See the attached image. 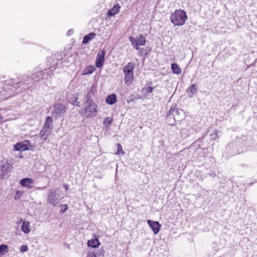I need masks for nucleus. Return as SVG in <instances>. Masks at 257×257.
<instances>
[{"label": "nucleus", "instance_id": "1", "mask_svg": "<svg viewBox=\"0 0 257 257\" xmlns=\"http://www.w3.org/2000/svg\"><path fill=\"white\" fill-rule=\"evenodd\" d=\"M55 75V68L53 67L44 68H35L30 76L22 75L16 78L0 82V99L5 100L23 91L35 88L37 84Z\"/></svg>", "mask_w": 257, "mask_h": 257}, {"label": "nucleus", "instance_id": "2", "mask_svg": "<svg viewBox=\"0 0 257 257\" xmlns=\"http://www.w3.org/2000/svg\"><path fill=\"white\" fill-rule=\"evenodd\" d=\"M213 143L209 144L205 137L199 139L194 142L190 149L195 150L198 158H205L212 152Z\"/></svg>", "mask_w": 257, "mask_h": 257}, {"label": "nucleus", "instance_id": "3", "mask_svg": "<svg viewBox=\"0 0 257 257\" xmlns=\"http://www.w3.org/2000/svg\"><path fill=\"white\" fill-rule=\"evenodd\" d=\"M183 109L177 107L176 103H173L166 115V119L170 125H173L176 120L180 121L184 116Z\"/></svg>", "mask_w": 257, "mask_h": 257}, {"label": "nucleus", "instance_id": "4", "mask_svg": "<svg viewBox=\"0 0 257 257\" xmlns=\"http://www.w3.org/2000/svg\"><path fill=\"white\" fill-rule=\"evenodd\" d=\"M97 107L93 100H84L81 114L86 118H93L97 115Z\"/></svg>", "mask_w": 257, "mask_h": 257}, {"label": "nucleus", "instance_id": "5", "mask_svg": "<svg viewBox=\"0 0 257 257\" xmlns=\"http://www.w3.org/2000/svg\"><path fill=\"white\" fill-rule=\"evenodd\" d=\"M64 55L63 52H57L47 58V66L55 68V74L59 73L58 70L62 63V59Z\"/></svg>", "mask_w": 257, "mask_h": 257}, {"label": "nucleus", "instance_id": "6", "mask_svg": "<svg viewBox=\"0 0 257 257\" xmlns=\"http://www.w3.org/2000/svg\"><path fill=\"white\" fill-rule=\"evenodd\" d=\"M187 19V15L184 10H176L170 16L171 22L174 26H183Z\"/></svg>", "mask_w": 257, "mask_h": 257}, {"label": "nucleus", "instance_id": "7", "mask_svg": "<svg viewBox=\"0 0 257 257\" xmlns=\"http://www.w3.org/2000/svg\"><path fill=\"white\" fill-rule=\"evenodd\" d=\"M66 109L67 108L65 105L60 103H55L53 106V109L51 112V114L54 118L57 119L64 115Z\"/></svg>", "mask_w": 257, "mask_h": 257}, {"label": "nucleus", "instance_id": "8", "mask_svg": "<svg viewBox=\"0 0 257 257\" xmlns=\"http://www.w3.org/2000/svg\"><path fill=\"white\" fill-rule=\"evenodd\" d=\"M129 40L132 46L136 50H139L141 46H145L147 41L146 38L142 34L139 35L136 38L130 36L129 37Z\"/></svg>", "mask_w": 257, "mask_h": 257}, {"label": "nucleus", "instance_id": "9", "mask_svg": "<svg viewBox=\"0 0 257 257\" xmlns=\"http://www.w3.org/2000/svg\"><path fill=\"white\" fill-rule=\"evenodd\" d=\"M60 195L55 189H51L49 191L47 197V202L53 206H56L59 203Z\"/></svg>", "mask_w": 257, "mask_h": 257}, {"label": "nucleus", "instance_id": "10", "mask_svg": "<svg viewBox=\"0 0 257 257\" xmlns=\"http://www.w3.org/2000/svg\"><path fill=\"white\" fill-rule=\"evenodd\" d=\"M31 146V143L29 140H25L24 141L17 143L14 146L15 150L18 151H24L29 150L30 147Z\"/></svg>", "mask_w": 257, "mask_h": 257}, {"label": "nucleus", "instance_id": "11", "mask_svg": "<svg viewBox=\"0 0 257 257\" xmlns=\"http://www.w3.org/2000/svg\"><path fill=\"white\" fill-rule=\"evenodd\" d=\"M106 52L104 49L100 50L97 54L96 60H95V66L98 68H101L104 63V59Z\"/></svg>", "mask_w": 257, "mask_h": 257}, {"label": "nucleus", "instance_id": "12", "mask_svg": "<svg viewBox=\"0 0 257 257\" xmlns=\"http://www.w3.org/2000/svg\"><path fill=\"white\" fill-rule=\"evenodd\" d=\"M10 165L7 162H1L0 164V178H3L9 171Z\"/></svg>", "mask_w": 257, "mask_h": 257}, {"label": "nucleus", "instance_id": "13", "mask_svg": "<svg viewBox=\"0 0 257 257\" xmlns=\"http://www.w3.org/2000/svg\"><path fill=\"white\" fill-rule=\"evenodd\" d=\"M147 223L155 234H157L159 233L161 225L158 221L148 220H147Z\"/></svg>", "mask_w": 257, "mask_h": 257}, {"label": "nucleus", "instance_id": "14", "mask_svg": "<svg viewBox=\"0 0 257 257\" xmlns=\"http://www.w3.org/2000/svg\"><path fill=\"white\" fill-rule=\"evenodd\" d=\"M20 183L22 186L28 189H31L33 187L32 184H34V180L29 178H25L21 180Z\"/></svg>", "mask_w": 257, "mask_h": 257}, {"label": "nucleus", "instance_id": "15", "mask_svg": "<svg viewBox=\"0 0 257 257\" xmlns=\"http://www.w3.org/2000/svg\"><path fill=\"white\" fill-rule=\"evenodd\" d=\"M120 9V6L119 4H117L113 6V7L110 10H109L107 12V15L108 17H113L115 15L117 14Z\"/></svg>", "mask_w": 257, "mask_h": 257}, {"label": "nucleus", "instance_id": "16", "mask_svg": "<svg viewBox=\"0 0 257 257\" xmlns=\"http://www.w3.org/2000/svg\"><path fill=\"white\" fill-rule=\"evenodd\" d=\"M198 86L196 84H193L187 88L186 92L189 97H192L197 92Z\"/></svg>", "mask_w": 257, "mask_h": 257}, {"label": "nucleus", "instance_id": "17", "mask_svg": "<svg viewBox=\"0 0 257 257\" xmlns=\"http://www.w3.org/2000/svg\"><path fill=\"white\" fill-rule=\"evenodd\" d=\"M50 130H47L45 128H43L40 132V139L43 141L45 142L47 140L48 136L50 134Z\"/></svg>", "mask_w": 257, "mask_h": 257}, {"label": "nucleus", "instance_id": "18", "mask_svg": "<svg viewBox=\"0 0 257 257\" xmlns=\"http://www.w3.org/2000/svg\"><path fill=\"white\" fill-rule=\"evenodd\" d=\"M117 101L116 96L115 94H111L108 95L105 99L106 103L109 105H113L116 103Z\"/></svg>", "mask_w": 257, "mask_h": 257}, {"label": "nucleus", "instance_id": "19", "mask_svg": "<svg viewBox=\"0 0 257 257\" xmlns=\"http://www.w3.org/2000/svg\"><path fill=\"white\" fill-rule=\"evenodd\" d=\"M135 65L133 63L128 62L126 66L123 67V72L124 74L134 73L133 70Z\"/></svg>", "mask_w": 257, "mask_h": 257}, {"label": "nucleus", "instance_id": "20", "mask_svg": "<svg viewBox=\"0 0 257 257\" xmlns=\"http://www.w3.org/2000/svg\"><path fill=\"white\" fill-rule=\"evenodd\" d=\"M100 245V242L98 238H92L90 240H88L87 241V245L89 247H91L92 248H97Z\"/></svg>", "mask_w": 257, "mask_h": 257}, {"label": "nucleus", "instance_id": "21", "mask_svg": "<svg viewBox=\"0 0 257 257\" xmlns=\"http://www.w3.org/2000/svg\"><path fill=\"white\" fill-rule=\"evenodd\" d=\"M96 35V34L94 32L90 33L85 35L83 39L82 43L85 45L87 44L89 41L93 39Z\"/></svg>", "mask_w": 257, "mask_h": 257}, {"label": "nucleus", "instance_id": "22", "mask_svg": "<svg viewBox=\"0 0 257 257\" xmlns=\"http://www.w3.org/2000/svg\"><path fill=\"white\" fill-rule=\"evenodd\" d=\"M125 76L124 78V81L125 84L127 85L128 86L130 85L133 83V80H134V73H128V74H124Z\"/></svg>", "mask_w": 257, "mask_h": 257}, {"label": "nucleus", "instance_id": "23", "mask_svg": "<svg viewBox=\"0 0 257 257\" xmlns=\"http://www.w3.org/2000/svg\"><path fill=\"white\" fill-rule=\"evenodd\" d=\"M96 70L95 67L93 65H89L87 66L82 71L83 75H90L94 72Z\"/></svg>", "mask_w": 257, "mask_h": 257}, {"label": "nucleus", "instance_id": "24", "mask_svg": "<svg viewBox=\"0 0 257 257\" xmlns=\"http://www.w3.org/2000/svg\"><path fill=\"white\" fill-rule=\"evenodd\" d=\"M22 231L25 234H28L30 232V226L29 222L24 220L22 225Z\"/></svg>", "mask_w": 257, "mask_h": 257}, {"label": "nucleus", "instance_id": "25", "mask_svg": "<svg viewBox=\"0 0 257 257\" xmlns=\"http://www.w3.org/2000/svg\"><path fill=\"white\" fill-rule=\"evenodd\" d=\"M52 117L48 116L46 117L45 123L44 124L43 127L47 130H50L51 128H50V125L52 124Z\"/></svg>", "mask_w": 257, "mask_h": 257}, {"label": "nucleus", "instance_id": "26", "mask_svg": "<svg viewBox=\"0 0 257 257\" xmlns=\"http://www.w3.org/2000/svg\"><path fill=\"white\" fill-rule=\"evenodd\" d=\"M171 69L174 74H180L181 73V69L177 63H172L171 64Z\"/></svg>", "mask_w": 257, "mask_h": 257}, {"label": "nucleus", "instance_id": "27", "mask_svg": "<svg viewBox=\"0 0 257 257\" xmlns=\"http://www.w3.org/2000/svg\"><path fill=\"white\" fill-rule=\"evenodd\" d=\"M8 245L4 244H2L0 245V257L4 255L5 253L8 252Z\"/></svg>", "mask_w": 257, "mask_h": 257}, {"label": "nucleus", "instance_id": "28", "mask_svg": "<svg viewBox=\"0 0 257 257\" xmlns=\"http://www.w3.org/2000/svg\"><path fill=\"white\" fill-rule=\"evenodd\" d=\"M139 53L141 56H145L148 55L151 52V49L147 47L146 48H140Z\"/></svg>", "mask_w": 257, "mask_h": 257}, {"label": "nucleus", "instance_id": "29", "mask_svg": "<svg viewBox=\"0 0 257 257\" xmlns=\"http://www.w3.org/2000/svg\"><path fill=\"white\" fill-rule=\"evenodd\" d=\"M154 87L147 86L146 85L143 88L142 91L145 92L146 93L144 98H145L147 96V94L151 93L153 91Z\"/></svg>", "mask_w": 257, "mask_h": 257}, {"label": "nucleus", "instance_id": "30", "mask_svg": "<svg viewBox=\"0 0 257 257\" xmlns=\"http://www.w3.org/2000/svg\"><path fill=\"white\" fill-rule=\"evenodd\" d=\"M78 98L77 96L73 95L69 100V102L73 104V105H75L77 107L80 106V102L77 101Z\"/></svg>", "mask_w": 257, "mask_h": 257}, {"label": "nucleus", "instance_id": "31", "mask_svg": "<svg viewBox=\"0 0 257 257\" xmlns=\"http://www.w3.org/2000/svg\"><path fill=\"white\" fill-rule=\"evenodd\" d=\"M94 95H95L94 92H93V91H91L90 90H89L87 91L86 96L84 98V100H90V101L93 100V99H92V97L94 96Z\"/></svg>", "mask_w": 257, "mask_h": 257}, {"label": "nucleus", "instance_id": "32", "mask_svg": "<svg viewBox=\"0 0 257 257\" xmlns=\"http://www.w3.org/2000/svg\"><path fill=\"white\" fill-rule=\"evenodd\" d=\"M113 121V119L110 117H106L104 119L103 124L106 127H108L110 125Z\"/></svg>", "mask_w": 257, "mask_h": 257}, {"label": "nucleus", "instance_id": "33", "mask_svg": "<svg viewBox=\"0 0 257 257\" xmlns=\"http://www.w3.org/2000/svg\"><path fill=\"white\" fill-rule=\"evenodd\" d=\"M141 98H142L141 97L138 96V97H136L135 95L132 94L128 97V99H127V102L128 103H130L132 102H135L136 100H138V99H139Z\"/></svg>", "mask_w": 257, "mask_h": 257}, {"label": "nucleus", "instance_id": "34", "mask_svg": "<svg viewBox=\"0 0 257 257\" xmlns=\"http://www.w3.org/2000/svg\"><path fill=\"white\" fill-rule=\"evenodd\" d=\"M217 138H218V136L217 130H215L214 131L213 133H211L209 135V139L211 141L215 140Z\"/></svg>", "mask_w": 257, "mask_h": 257}, {"label": "nucleus", "instance_id": "35", "mask_svg": "<svg viewBox=\"0 0 257 257\" xmlns=\"http://www.w3.org/2000/svg\"><path fill=\"white\" fill-rule=\"evenodd\" d=\"M117 150L116 152V154L120 155V154H123L124 153L122 150V148L120 144H117Z\"/></svg>", "mask_w": 257, "mask_h": 257}, {"label": "nucleus", "instance_id": "36", "mask_svg": "<svg viewBox=\"0 0 257 257\" xmlns=\"http://www.w3.org/2000/svg\"><path fill=\"white\" fill-rule=\"evenodd\" d=\"M22 195L23 192H21L20 191H16L15 195V199L16 200L20 199V198L22 197Z\"/></svg>", "mask_w": 257, "mask_h": 257}, {"label": "nucleus", "instance_id": "37", "mask_svg": "<svg viewBox=\"0 0 257 257\" xmlns=\"http://www.w3.org/2000/svg\"><path fill=\"white\" fill-rule=\"evenodd\" d=\"M28 250V247L27 245H22L20 246V251L21 252H25Z\"/></svg>", "mask_w": 257, "mask_h": 257}, {"label": "nucleus", "instance_id": "38", "mask_svg": "<svg viewBox=\"0 0 257 257\" xmlns=\"http://www.w3.org/2000/svg\"><path fill=\"white\" fill-rule=\"evenodd\" d=\"M241 143V140H237L235 142H232L229 145V146L233 147L234 146H237L238 144H240Z\"/></svg>", "mask_w": 257, "mask_h": 257}, {"label": "nucleus", "instance_id": "39", "mask_svg": "<svg viewBox=\"0 0 257 257\" xmlns=\"http://www.w3.org/2000/svg\"><path fill=\"white\" fill-rule=\"evenodd\" d=\"M62 207H64L63 209H61L60 211V213H64L68 209V206L66 204L61 205Z\"/></svg>", "mask_w": 257, "mask_h": 257}, {"label": "nucleus", "instance_id": "40", "mask_svg": "<svg viewBox=\"0 0 257 257\" xmlns=\"http://www.w3.org/2000/svg\"><path fill=\"white\" fill-rule=\"evenodd\" d=\"M96 85H94V84H93L90 89L89 90H90L91 91H93V92L95 93L96 91Z\"/></svg>", "mask_w": 257, "mask_h": 257}, {"label": "nucleus", "instance_id": "41", "mask_svg": "<svg viewBox=\"0 0 257 257\" xmlns=\"http://www.w3.org/2000/svg\"><path fill=\"white\" fill-rule=\"evenodd\" d=\"M88 257H97V254L94 252H91L88 255Z\"/></svg>", "mask_w": 257, "mask_h": 257}, {"label": "nucleus", "instance_id": "42", "mask_svg": "<svg viewBox=\"0 0 257 257\" xmlns=\"http://www.w3.org/2000/svg\"><path fill=\"white\" fill-rule=\"evenodd\" d=\"M208 175L212 178H214L216 176L214 172H211L208 173Z\"/></svg>", "mask_w": 257, "mask_h": 257}, {"label": "nucleus", "instance_id": "43", "mask_svg": "<svg viewBox=\"0 0 257 257\" xmlns=\"http://www.w3.org/2000/svg\"><path fill=\"white\" fill-rule=\"evenodd\" d=\"M46 188V187H37L36 188L35 190H42Z\"/></svg>", "mask_w": 257, "mask_h": 257}, {"label": "nucleus", "instance_id": "44", "mask_svg": "<svg viewBox=\"0 0 257 257\" xmlns=\"http://www.w3.org/2000/svg\"><path fill=\"white\" fill-rule=\"evenodd\" d=\"M63 187L65 189V190H66V191L69 189V186H68V185H67L66 184H64L63 185Z\"/></svg>", "mask_w": 257, "mask_h": 257}, {"label": "nucleus", "instance_id": "45", "mask_svg": "<svg viewBox=\"0 0 257 257\" xmlns=\"http://www.w3.org/2000/svg\"><path fill=\"white\" fill-rule=\"evenodd\" d=\"M72 33V30H70L67 32V35H70Z\"/></svg>", "mask_w": 257, "mask_h": 257}, {"label": "nucleus", "instance_id": "46", "mask_svg": "<svg viewBox=\"0 0 257 257\" xmlns=\"http://www.w3.org/2000/svg\"><path fill=\"white\" fill-rule=\"evenodd\" d=\"M3 119L2 116L0 114V121H1Z\"/></svg>", "mask_w": 257, "mask_h": 257}, {"label": "nucleus", "instance_id": "47", "mask_svg": "<svg viewBox=\"0 0 257 257\" xmlns=\"http://www.w3.org/2000/svg\"><path fill=\"white\" fill-rule=\"evenodd\" d=\"M256 62H257V58L254 61V63H256Z\"/></svg>", "mask_w": 257, "mask_h": 257}]
</instances>
